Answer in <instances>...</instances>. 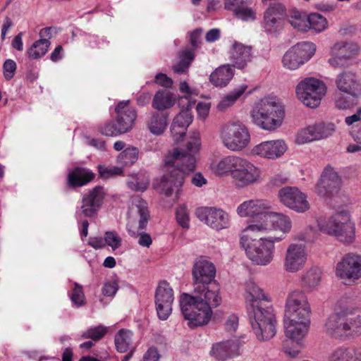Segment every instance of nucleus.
<instances>
[{
	"mask_svg": "<svg viewBox=\"0 0 361 361\" xmlns=\"http://www.w3.org/2000/svg\"><path fill=\"white\" fill-rule=\"evenodd\" d=\"M51 44L48 39H39L34 42L27 50V56L31 59H37L44 56Z\"/></svg>",
	"mask_w": 361,
	"mask_h": 361,
	"instance_id": "46",
	"label": "nucleus"
},
{
	"mask_svg": "<svg viewBox=\"0 0 361 361\" xmlns=\"http://www.w3.org/2000/svg\"><path fill=\"white\" fill-rule=\"evenodd\" d=\"M310 305L304 292L295 290L288 295L284 319L310 322Z\"/></svg>",
	"mask_w": 361,
	"mask_h": 361,
	"instance_id": "11",
	"label": "nucleus"
},
{
	"mask_svg": "<svg viewBox=\"0 0 361 361\" xmlns=\"http://www.w3.org/2000/svg\"><path fill=\"white\" fill-rule=\"evenodd\" d=\"M190 106H186L173 120L171 133L175 142H178L183 140L188 126L192 121L193 115Z\"/></svg>",
	"mask_w": 361,
	"mask_h": 361,
	"instance_id": "25",
	"label": "nucleus"
},
{
	"mask_svg": "<svg viewBox=\"0 0 361 361\" xmlns=\"http://www.w3.org/2000/svg\"><path fill=\"white\" fill-rule=\"evenodd\" d=\"M114 343L118 352L126 353L131 350L133 343V332L130 330L122 329L115 335Z\"/></svg>",
	"mask_w": 361,
	"mask_h": 361,
	"instance_id": "43",
	"label": "nucleus"
},
{
	"mask_svg": "<svg viewBox=\"0 0 361 361\" xmlns=\"http://www.w3.org/2000/svg\"><path fill=\"white\" fill-rule=\"evenodd\" d=\"M99 131L104 135L111 137L123 134L117 123H114L112 121L106 123L104 126H101Z\"/></svg>",
	"mask_w": 361,
	"mask_h": 361,
	"instance_id": "56",
	"label": "nucleus"
},
{
	"mask_svg": "<svg viewBox=\"0 0 361 361\" xmlns=\"http://www.w3.org/2000/svg\"><path fill=\"white\" fill-rule=\"evenodd\" d=\"M251 47L234 42L230 51L229 59L232 66L238 69L245 68L252 60Z\"/></svg>",
	"mask_w": 361,
	"mask_h": 361,
	"instance_id": "29",
	"label": "nucleus"
},
{
	"mask_svg": "<svg viewBox=\"0 0 361 361\" xmlns=\"http://www.w3.org/2000/svg\"><path fill=\"white\" fill-rule=\"evenodd\" d=\"M289 22L290 25L298 31L308 30V16L298 10H292L290 14Z\"/></svg>",
	"mask_w": 361,
	"mask_h": 361,
	"instance_id": "47",
	"label": "nucleus"
},
{
	"mask_svg": "<svg viewBox=\"0 0 361 361\" xmlns=\"http://www.w3.org/2000/svg\"><path fill=\"white\" fill-rule=\"evenodd\" d=\"M319 226L322 231L335 236L344 245H349L355 240V224L348 211L335 213Z\"/></svg>",
	"mask_w": 361,
	"mask_h": 361,
	"instance_id": "6",
	"label": "nucleus"
},
{
	"mask_svg": "<svg viewBox=\"0 0 361 361\" xmlns=\"http://www.w3.org/2000/svg\"><path fill=\"white\" fill-rule=\"evenodd\" d=\"M122 239L115 231H106L102 238H91L89 240V245L94 248H102L104 245L111 248H118L121 246Z\"/></svg>",
	"mask_w": 361,
	"mask_h": 361,
	"instance_id": "38",
	"label": "nucleus"
},
{
	"mask_svg": "<svg viewBox=\"0 0 361 361\" xmlns=\"http://www.w3.org/2000/svg\"><path fill=\"white\" fill-rule=\"evenodd\" d=\"M316 240V233L312 230L307 231L295 235L288 248H305L312 247Z\"/></svg>",
	"mask_w": 361,
	"mask_h": 361,
	"instance_id": "45",
	"label": "nucleus"
},
{
	"mask_svg": "<svg viewBox=\"0 0 361 361\" xmlns=\"http://www.w3.org/2000/svg\"><path fill=\"white\" fill-rule=\"evenodd\" d=\"M149 183V179L143 176L133 177L128 181V185L130 189L141 192L145 191L147 188Z\"/></svg>",
	"mask_w": 361,
	"mask_h": 361,
	"instance_id": "53",
	"label": "nucleus"
},
{
	"mask_svg": "<svg viewBox=\"0 0 361 361\" xmlns=\"http://www.w3.org/2000/svg\"><path fill=\"white\" fill-rule=\"evenodd\" d=\"M176 220L178 224L184 228H188L190 218L188 211L185 205H181L176 210Z\"/></svg>",
	"mask_w": 361,
	"mask_h": 361,
	"instance_id": "55",
	"label": "nucleus"
},
{
	"mask_svg": "<svg viewBox=\"0 0 361 361\" xmlns=\"http://www.w3.org/2000/svg\"><path fill=\"white\" fill-rule=\"evenodd\" d=\"M358 50L357 44L353 42H336L331 49V56L329 59V63L334 68L345 67L357 54Z\"/></svg>",
	"mask_w": 361,
	"mask_h": 361,
	"instance_id": "17",
	"label": "nucleus"
},
{
	"mask_svg": "<svg viewBox=\"0 0 361 361\" xmlns=\"http://www.w3.org/2000/svg\"><path fill=\"white\" fill-rule=\"evenodd\" d=\"M194 59L192 51L185 49L180 54L179 62L173 66V71L177 74H182L187 71L191 62Z\"/></svg>",
	"mask_w": 361,
	"mask_h": 361,
	"instance_id": "49",
	"label": "nucleus"
},
{
	"mask_svg": "<svg viewBox=\"0 0 361 361\" xmlns=\"http://www.w3.org/2000/svg\"><path fill=\"white\" fill-rule=\"evenodd\" d=\"M246 256L256 265L265 266L269 264L274 256L272 250H245Z\"/></svg>",
	"mask_w": 361,
	"mask_h": 361,
	"instance_id": "42",
	"label": "nucleus"
},
{
	"mask_svg": "<svg viewBox=\"0 0 361 361\" xmlns=\"http://www.w3.org/2000/svg\"><path fill=\"white\" fill-rule=\"evenodd\" d=\"M341 185V178L330 166L325 167L318 181L315 191L320 197H329L336 193Z\"/></svg>",
	"mask_w": 361,
	"mask_h": 361,
	"instance_id": "20",
	"label": "nucleus"
},
{
	"mask_svg": "<svg viewBox=\"0 0 361 361\" xmlns=\"http://www.w3.org/2000/svg\"><path fill=\"white\" fill-rule=\"evenodd\" d=\"M242 343L239 339L228 340L213 345L211 354L219 360H226L240 355Z\"/></svg>",
	"mask_w": 361,
	"mask_h": 361,
	"instance_id": "26",
	"label": "nucleus"
},
{
	"mask_svg": "<svg viewBox=\"0 0 361 361\" xmlns=\"http://www.w3.org/2000/svg\"><path fill=\"white\" fill-rule=\"evenodd\" d=\"M106 327L98 326L94 328H90L82 334V338H91L92 340H99L106 334Z\"/></svg>",
	"mask_w": 361,
	"mask_h": 361,
	"instance_id": "54",
	"label": "nucleus"
},
{
	"mask_svg": "<svg viewBox=\"0 0 361 361\" xmlns=\"http://www.w3.org/2000/svg\"><path fill=\"white\" fill-rule=\"evenodd\" d=\"M245 286L247 312L252 329L258 340H269L276 333L274 310L264 303L269 300L252 279H248Z\"/></svg>",
	"mask_w": 361,
	"mask_h": 361,
	"instance_id": "3",
	"label": "nucleus"
},
{
	"mask_svg": "<svg viewBox=\"0 0 361 361\" xmlns=\"http://www.w3.org/2000/svg\"><path fill=\"white\" fill-rule=\"evenodd\" d=\"M353 137L357 144H350L347 147V152L349 153H355L361 152V137L357 134H353Z\"/></svg>",
	"mask_w": 361,
	"mask_h": 361,
	"instance_id": "64",
	"label": "nucleus"
},
{
	"mask_svg": "<svg viewBox=\"0 0 361 361\" xmlns=\"http://www.w3.org/2000/svg\"><path fill=\"white\" fill-rule=\"evenodd\" d=\"M247 86L245 84H241L237 86L233 91L226 94L221 99L217 105L219 111H226L228 107L231 106L236 100L243 95L247 90Z\"/></svg>",
	"mask_w": 361,
	"mask_h": 361,
	"instance_id": "44",
	"label": "nucleus"
},
{
	"mask_svg": "<svg viewBox=\"0 0 361 361\" xmlns=\"http://www.w3.org/2000/svg\"><path fill=\"white\" fill-rule=\"evenodd\" d=\"M71 300L73 305L76 307H81L85 303V295L83 293L82 286L78 283H74V288L71 294Z\"/></svg>",
	"mask_w": 361,
	"mask_h": 361,
	"instance_id": "52",
	"label": "nucleus"
},
{
	"mask_svg": "<svg viewBox=\"0 0 361 361\" xmlns=\"http://www.w3.org/2000/svg\"><path fill=\"white\" fill-rule=\"evenodd\" d=\"M315 45L312 42L298 43L287 50L282 57L283 66L290 71L298 69L314 54Z\"/></svg>",
	"mask_w": 361,
	"mask_h": 361,
	"instance_id": "12",
	"label": "nucleus"
},
{
	"mask_svg": "<svg viewBox=\"0 0 361 361\" xmlns=\"http://www.w3.org/2000/svg\"><path fill=\"white\" fill-rule=\"evenodd\" d=\"M176 96L173 93L160 90L157 91L152 101V107L158 111H164L172 107L176 103Z\"/></svg>",
	"mask_w": 361,
	"mask_h": 361,
	"instance_id": "39",
	"label": "nucleus"
},
{
	"mask_svg": "<svg viewBox=\"0 0 361 361\" xmlns=\"http://www.w3.org/2000/svg\"><path fill=\"white\" fill-rule=\"evenodd\" d=\"M118 289L116 281H109L106 283L102 288V293L106 297H114Z\"/></svg>",
	"mask_w": 361,
	"mask_h": 361,
	"instance_id": "60",
	"label": "nucleus"
},
{
	"mask_svg": "<svg viewBox=\"0 0 361 361\" xmlns=\"http://www.w3.org/2000/svg\"><path fill=\"white\" fill-rule=\"evenodd\" d=\"M336 106L340 109H347L353 106V102L349 97L341 96L336 98Z\"/></svg>",
	"mask_w": 361,
	"mask_h": 361,
	"instance_id": "61",
	"label": "nucleus"
},
{
	"mask_svg": "<svg viewBox=\"0 0 361 361\" xmlns=\"http://www.w3.org/2000/svg\"><path fill=\"white\" fill-rule=\"evenodd\" d=\"M116 122L123 133L130 131L136 118V111L129 106V100L120 102L115 108Z\"/></svg>",
	"mask_w": 361,
	"mask_h": 361,
	"instance_id": "24",
	"label": "nucleus"
},
{
	"mask_svg": "<svg viewBox=\"0 0 361 361\" xmlns=\"http://www.w3.org/2000/svg\"><path fill=\"white\" fill-rule=\"evenodd\" d=\"M260 176L259 169L247 159L238 157L236 159L231 178L235 185L244 188L258 180Z\"/></svg>",
	"mask_w": 361,
	"mask_h": 361,
	"instance_id": "14",
	"label": "nucleus"
},
{
	"mask_svg": "<svg viewBox=\"0 0 361 361\" xmlns=\"http://www.w3.org/2000/svg\"><path fill=\"white\" fill-rule=\"evenodd\" d=\"M271 209V204L268 201L254 199L242 202L237 207L236 212L240 217H259L264 220L265 216Z\"/></svg>",
	"mask_w": 361,
	"mask_h": 361,
	"instance_id": "22",
	"label": "nucleus"
},
{
	"mask_svg": "<svg viewBox=\"0 0 361 361\" xmlns=\"http://www.w3.org/2000/svg\"><path fill=\"white\" fill-rule=\"evenodd\" d=\"M201 146L199 133H194L188 141L185 149L175 148L164 157L166 173L155 185V188L167 197L173 195L178 198L185 176L196 166V155Z\"/></svg>",
	"mask_w": 361,
	"mask_h": 361,
	"instance_id": "2",
	"label": "nucleus"
},
{
	"mask_svg": "<svg viewBox=\"0 0 361 361\" xmlns=\"http://www.w3.org/2000/svg\"><path fill=\"white\" fill-rule=\"evenodd\" d=\"M238 156H226L211 164L212 170L220 176L230 174L231 176Z\"/></svg>",
	"mask_w": 361,
	"mask_h": 361,
	"instance_id": "41",
	"label": "nucleus"
},
{
	"mask_svg": "<svg viewBox=\"0 0 361 361\" xmlns=\"http://www.w3.org/2000/svg\"><path fill=\"white\" fill-rule=\"evenodd\" d=\"M323 276L321 268L312 267L305 271L301 276V286L308 292L313 291L320 286Z\"/></svg>",
	"mask_w": 361,
	"mask_h": 361,
	"instance_id": "34",
	"label": "nucleus"
},
{
	"mask_svg": "<svg viewBox=\"0 0 361 361\" xmlns=\"http://www.w3.org/2000/svg\"><path fill=\"white\" fill-rule=\"evenodd\" d=\"M308 30L312 29L317 32H321L327 27L326 19L317 13L308 16Z\"/></svg>",
	"mask_w": 361,
	"mask_h": 361,
	"instance_id": "50",
	"label": "nucleus"
},
{
	"mask_svg": "<svg viewBox=\"0 0 361 361\" xmlns=\"http://www.w3.org/2000/svg\"><path fill=\"white\" fill-rule=\"evenodd\" d=\"M267 230H269L268 224H256L248 226L240 233V244L241 247L243 248H272L276 243L283 239L282 236L256 238V232Z\"/></svg>",
	"mask_w": 361,
	"mask_h": 361,
	"instance_id": "10",
	"label": "nucleus"
},
{
	"mask_svg": "<svg viewBox=\"0 0 361 361\" xmlns=\"http://www.w3.org/2000/svg\"><path fill=\"white\" fill-rule=\"evenodd\" d=\"M149 130L155 135H160L165 131L168 124V115L161 112H154L147 121Z\"/></svg>",
	"mask_w": 361,
	"mask_h": 361,
	"instance_id": "40",
	"label": "nucleus"
},
{
	"mask_svg": "<svg viewBox=\"0 0 361 361\" xmlns=\"http://www.w3.org/2000/svg\"><path fill=\"white\" fill-rule=\"evenodd\" d=\"M287 145L282 140L264 141L255 145L250 151L253 157L267 159H276L281 157L286 151Z\"/></svg>",
	"mask_w": 361,
	"mask_h": 361,
	"instance_id": "21",
	"label": "nucleus"
},
{
	"mask_svg": "<svg viewBox=\"0 0 361 361\" xmlns=\"http://www.w3.org/2000/svg\"><path fill=\"white\" fill-rule=\"evenodd\" d=\"M179 90L181 93L185 94V96L180 97L179 105L180 106L181 102H183V100H185L187 102V106L192 107V106L195 104V102L192 101L190 97L193 95H197V90L195 88H191L185 81H183L180 83Z\"/></svg>",
	"mask_w": 361,
	"mask_h": 361,
	"instance_id": "51",
	"label": "nucleus"
},
{
	"mask_svg": "<svg viewBox=\"0 0 361 361\" xmlns=\"http://www.w3.org/2000/svg\"><path fill=\"white\" fill-rule=\"evenodd\" d=\"M128 215L130 221L132 222L138 221L140 229L145 228L149 219L147 202L139 196L133 197L129 207Z\"/></svg>",
	"mask_w": 361,
	"mask_h": 361,
	"instance_id": "27",
	"label": "nucleus"
},
{
	"mask_svg": "<svg viewBox=\"0 0 361 361\" xmlns=\"http://www.w3.org/2000/svg\"><path fill=\"white\" fill-rule=\"evenodd\" d=\"M139 150L137 147H129L123 150L118 156V163L123 166H130L138 159Z\"/></svg>",
	"mask_w": 361,
	"mask_h": 361,
	"instance_id": "48",
	"label": "nucleus"
},
{
	"mask_svg": "<svg viewBox=\"0 0 361 361\" xmlns=\"http://www.w3.org/2000/svg\"><path fill=\"white\" fill-rule=\"evenodd\" d=\"M307 254L305 250H286L283 267L288 272L295 273L305 264Z\"/></svg>",
	"mask_w": 361,
	"mask_h": 361,
	"instance_id": "32",
	"label": "nucleus"
},
{
	"mask_svg": "<svg viewBox=\"0 0 361 361\" xmlns=\"http://www.w3.org/2000/svg\"><path fill=\"white\" fill-rule=\"evenodd\" d=\"M173 300V290L169 283L161 281L155 293L156 308L160 319L166 320L171 314Z\"/></svg>",
	"mask_w": 361,
	"mask_h": 361,
	"instance_id": "19",
	"label": "nucleus"
},
{
	"mask_svg": "<svg viewBox=\"0 0 361 361\" xmlns=\"http://www.w3.org/2000/svg\"><path fill=\"white\" fill-rule=\"evenodd\" d=\"M159 357L160 355L157 349L156 348L151 347L145 353L142 361H159Z\"/></svg>",
	"mask_w": 361,
	"mask_h": 361,
	"instance_id": "62",
	"label": "nucleus"
},
{
	"mask_svg": "<svg viewBox=\"0 0 361 361\" xmlns=\"http://www.w3.org/2000/svg\"><path fill=\"white\" fill-rule=\"evenodd\" d=\"M285 335L290 341L301 344V341L308 331L310 322L283 319Z\"/></svg>",
	"mask_w": 361,
	"mask_h": 361,
	"instance_id": "31",
	"label": "nucleus"
},
{
	"mask_svg": "<svg viewBox=\"0 0 361 361\" xmlns=\"http://www.w3.org/2000/svg\"><path fill=\"white\" fill-rule=\"evenodd\" d=\"M238 325V317L235 314H231L228 317L225 323L226 329L228 331H235Z\"/></svg>",
	"mask_w": 361,
	"mask_h": 361,
	"instance_id": "63",
	"label": "nucleus"
},
{
	"mask_svg": "<svg viewBox=\"0 0 361 361\" xmlns=\"http://www.w3.org/2000/svg\"><path fill=\"white\" fill-rule=\"evenodd\" d=\"M17 69L16 63L12 59H6L3 64V73L6 80H10L14 77Z\"/></svg>",
	"mask_w": 361,
	"mask_h": 361,
	"instance_id": "57",
	"label": "nucleus"
},
{
	"mask_svg": "<svg viewBox=\"0 0 361 361\" xmlns=\"http://www.w3.org/2000/svg\"><path fill=\"white\" fill-rule=\"evenodd\" d=\"M94 178V174L89 169L77 167L69 172L68 183L71 187H80L86 185Z\"/></svg>",
	"mask_w": 361,
	"mask_h": 361,
	"instance_id": "37",
	"label": "nucleus"
},
{
	"mask_svg": "<svg viewBox=\"0 0 361 361\" xmlns=\"http://www.w3.org/2000/svg\"><path fill=\"white\" fill-rule=\"evenodd\" d=\"M252 0H225L224 8L242 20H255L256 13L252 8Z\"/></svg>",
	"mask_w": 361,
	"mask_h": 361,
	"instance_id": "23",
	"label": "nucleus"
},
{
	"mask_svg": "<svg viewBox=\"0 0 361 361\" xmlns=\"http://www.w3.org/2000/svg\"><path fill=\"white\" fill-rule=\"evenodd\" d=\"M286 17V8L283 4L279 2L270 4L264 12L262 20L264 31L271 36H277L283 29Z\"/></svg>",
	"mask_w": 361,
	"mask_h": 361,
	"instance_id": "13",
	"label": "nucleus"
},
{
	"mask_svg": "<svg viewBox=\"0 0 361 361\" xmlns=\"http://www.w3.org/2000/svg\"><path fill=\"white\" fill-rule=\"evenodd\" d=\"M261 224H268L269 229L272 228L279 230L283 233H288L292 228L290 219L281 213L271 212L269 210L265 219Z\"/></svg>",
	"mask_w": 361,
	"mask_h": 361,
	"instance_id": "33",
	"label": "nucleus"
},
{
	"mask_svg": "<svg viewBox=\"0 0 361 361\" xmlns=\"http://www.w3.org/2000/svg\"><path fill=\"white\" fill-rule=\"evenodd\" d=\"M336 126L331 122H321L310 125L301 129L296 135V142L299 145L321 140L332 136Z\"/></svg>",
	"mask_w": 361,
	"mask_h": 361,
	"instance_id": "15",
	"label": "nucleus"
},
{
	"mask_svg": "<svg viewBox=\"0 0 361 361\" xmlns=\"http://www.w3.org/2000/svg\"><path fill=\"white\" fill-rule=\"evenodd\" d=\"M337 88L342 92L350 96H357L361 90V84L358 77L351 71H343L336 80Z\"/></svg>",
	"mask_w": 361,
	"mask_h": 361,
	"instance_id": "28",
	"label": "nucleus"
},
{
	"mask_svg": "<svg viewBox=\"0 0 361 361\" xmlns=\"http://www.w3.org/2000/svg\"><path fill=\"white\" fill-rule=\"evenodd\" d=\"M298 99L310 108L317 107L326 93L324 83L314 78H307L300 81L295 87Z\"/></svg>",
	"mask_w": 361,
	"mask_h": 361,
	"instance_id": "9",
	"label": "nucleus"
},
{
	"mask_svg": "<svg viewBox=\"0 0 361 361\" xmlns=\"http://www.w3.org/2000/svg\"><path fill=\"white\" fill-rule=\"evenodd\" d=\"M339 312L329 315L324 324V330L336 339L357 338L361 336V306L355 300L344 295L338 301Z\"/></svg>",
	"mask_w": 361,
	"mask_h": 361,
	"instance_id": "4",
	"label": "nucleus"
},
{
	"mask_svg": "<svg viewBox=\"0 0 361 361\" xmlns=\"http://www.w3.org/2000/svg\"><path fill=\"white\" fill-rule=\"evenodd\" d=\"M233 68L231 65H223L216 68L210 75V82L216 87L226 86L233 77Z\"/></svg>",
	"mask_w": 361,
	"mask_h": 361,
	"instance_id": "36",
	"label": "nucleus"
},
{
	"mask_svg": "<svg viewBox=\"0 0 361 361\" xmlns=\"http://www.w3.org/2000/svg\"><path fill=\"white\" fill-rule=\"evenodd\" d=\"M98 169L100 176L104 178H109L123 173L122 169L117 166L105 167L99 166Z\"/></svg>",
	"mask_w": 361,
	"mask_h": 361,
	"instance_id": "58",
	"label": "nucleus"
},
{
	"mask_svg": "<svg viewBox=\"0 0 361 361\" xmlns=\"http://www.w3.org/2000/svg\"><path fill=\"white\" fill-rule=\"evenodd\" d=\"M195 214L201 221L214 230L220 231L230 227V216L221 209L202 207L197 208Z\"/></svg>",
	"mask_w": 361,
	"mask_h": 361,
	"instance_id": "16",
	"label": "nucleus"
},
{
	"mask_svg": "<svg viewBox=\"0 0 361 361\" xmlns=\"http://www.w3.org/2000/svg\"><path fill=\"white\" fill-rule=\"evenodd\" d=\"M281 202L288 208L298 212L303 213L307 211L310 203L307 195L295 187H286L279 191Z\"/></svg>",
	"mask_w": 361,
	"mask_h": 361,
	"instance_id": "18",
	"label": "nucleus"
},
{
	"mask_svg": "<svg viewBox=\"0 0 361 361\" xmlns=\"http://www.w3.org/2000/svg\"><path fill=\"white\" fill-rule=\"evenodd\" d=\"M154 82L158 85L166 88H171L173 85V80L164 73H159L154 78Z\"/></svg>",
	"mask_w": 361,
	"mask_h": 361,
	"instance_id": "59",
	"label": "nucleus"
},
{
	"mask_svg": "<svg viewBox=\"0 0 361 361\" xmlns=\"http://www.w3.org/2000/svg\"><path fill=\"white\" fill-rule=\"evenodd\" d=\"M335 276L344 284L351 285L361 281V255L350 252L336 263Z\"/></svg>",
	"mask_w": 361,
	"mask_h": 361,
	"instance_id": "8",
	"label": "nucleus"
},
{
	"mask_svg": "<svg viewBox=\"0 0 361 361\" xmlns=\"http://www.w3.org/2000/svg\"><path fill=\"white\" fill-rule=\"evenodd\" d=\"M284 111L274 97H265L256 102L250 111L252 121L266 130H274L283 121Z\"/></svg>",
	"mask_w": 361,
	"mask_h": 361,
	"instance_id": "5",
	"label": "nucleus"
},
{
	"mask_svg": "<svg viewBox=\"0 0 361 361\" xmlns=\"http://www.w3.org/2000/svg\"><path fill=\"white\" fill-rule=\"evenodd\" d=\"M215 275V267L206 257L197 259L192 268L193 293H184L179 300L181 312L190 328L207 324L213 314L212 308L222 302Z\"/></svg>",
	"mask_w": 361,
	"mask_h": 361,
	"instance_id": "1",
	"label": "nucleus"
},
{
	"mask_svg": "<svg viewBox=\"0 0 361 361\" xmlns=\"http://www.w3.org/2000/svg\"><path fill=\"white\" fill-rule=\"evenodd\" d=\"M223 145L230 151L240 152L250 142L248 128L240 121H230L224 123L219 132Z\"/></svg>",
	"mask_w": 361,
	"mask_h": 361,
	"instance_id": "7",
	"label": "nucleus"
},
{
	"mask_svg": "<svg viewBox=\"0 0 361 361\" xmlns=\"http://www.w3.org/2000/svg\"><path fill=\"white\" fill-rule=\"evenodd\" d=\"M328 361H361V348H338L331 353Z\"/></svg>",
	"mask_w": 361,
	"mask_h": 361,
	"instance_id": "35",
	"label": "nucleus"
},
{
	"mask_svg": "<svg viewBox=\"0 0 361 361\" xmlns=\"http://www.w3.org/2000/svg\"><path fill=\"white\" fill-rule=\"evenodd\" d=\"M104 197V188L101 186H96L88 194L84 195L82 212L85 216H92L97 209L102 205Z\"/></svg>",
	"mask_w": 361,
	"mask_h": 361,
	"instance_id": "30",
	"label": "nucleus"
}]
</instances>
